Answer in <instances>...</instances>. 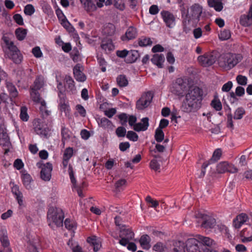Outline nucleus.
<instances>
[{
  "mask_svg": "<svg viewBox=\"0 0 252 252\" xmlns=\"http://www.w3.org/2000/svg\"><path fill=\"white\" fill-rule=\"evenodd\" d=\"M202 91L199 87L193 86L189 88L183 101L182 107L186 112H190L198 109L202 100Z\"/></svg>",
  "mask_w": 252,
  "mask_h": 252,
  "instance_id": "f257e3e1",
  "label": "nucleus"
},
{
  "mask_svg": "<svg viewBox=\"0 0 252 252\" xmlns=\"http://www.w3.org/2000/svg\"><path fill=\"white\" fill-rule=\"evenodd\" d=\"M241 59V56L239 54H222L218 57V64L222 69L228 70L234 67Z\"/></svg>",
  "mask_w": 252,
  "mask_h": 252,
  "instance_id": "f03ea898",
  "label": "nucleus"
},
{
  "mask_svg": "<svg viewBox=\"0 0 252 252\" xmlns=\"http://www.w3.org/2000/svg\"><path fill=\"white\" fill-rule=\"evenodd\" d=\"M64 217V213L61 208L50 207L47 215L49 225L51 226V222H53L58 227L63 226Z\"/></svg>",
  "mask_w": 252,
  "mask_h": 252,
  "instance_id": "7ed1b4c3",
  "label": "nucleus"
},
{
  "mask_svg": "<svg viewBox=\"0 0 252 252\" xmlns=\"http://www.w3.org/2000/svg\"><path fill=\"white\" fill-rule=\"evenodd\" d=\"M188 83L186 79L179 78L172 85L170 90L176 95L182 97L189 88Z\"/></svg>",
  "mask_w": 252,
  "mask_h": 252,
  "instance_id": "20e7f679",
  "label": "nucleus"
},
{
  "mask_svg": "<svg viewBox=\"0 0 252 252\" xmlns=\"http://www.w3.org/2000/svg\"><path fill=\"white\" fill-rule=\"evenodd\" d=\"M182 17H185L186 19L189 20H199L200 16L202 12V7L198 4L192 5L187 13H186L184 8L181 9Z\"/></svg>",
  "mask_w": 252,
  "mask_h": 252,
  "instance_id": "39448f33",
  "label": "nucleus"
},
{
  "mask_svg": "<svg viewBox=\"0 0 252 252\" xmlns=\"http://www.w3.org/2000/svg\"><path fill=\"white\" fill-rule=\"evenodd\" d=\"M217 59L218 55L216 52L207 53L203 55L199 56L197 58L199 63L203 66L208 67L213 64Z\"/></svg>",
  "mask_w": 252,
  "mask_h": 252,
  "instance_id": "423d86ee",
  "label": "nucleus"
},
{
  "mask_svg": "<svg viewBox=\"0 0 252 252\" xmlns=\"http://www.w3.org/2000/svg\"><path fill=\"white\" fill-rule=\"evenodd\" d=\"M0 145L4 150V155H6L9 152L11 144L10 138L7 133L6 129L4 124L0 125Z\"/></svg>",
  "mask_w": 252,
  "mask_h": 252,
  "instance_id": "0eeeda50",
  "label": "nucleus"
},
{
  "mask_svg": "<svg viewBox=\"0 0 252 252\" xmlns=\"http://www.w3.org/2000/svg\"><path fill=\"white\" fill-rule=\"evenodd\" d=\"M33 126L36 134L46 138L49 137V129L47 125L43 123L42 120L34 119L33 121Z\"/></svg>",
  "mask_w": 252,
  "mask_h": 252,
  "instance_id": "6e6552de",
  "label": "nucleus"
},
{
  "mask_svg": "<svg viewBox=\"0 0 252 252\" xmlns=\"http://www.w3.org/2000/svg\"><path fill=\"white\" fill-rule=\"evenodd\" d=\"M133 232L129 228H127L125 225L120 227L119 237L121 238L119 240V243L124 246H126L128 242L132 240L134 237Z\"/></svg>",
  "mask_w": 252,
  "mask_h": 252,
  "instance_id": "1a4fd4ad",
  "label": "nucleus"
},
{
  "mask_svg": "<svg viewBox=\"0 0 252 252\" xmlns=\"http://www.w3.org/2000/svg\"><path fill=\"white\" fill-rule=\"evenodd\" d=\"M37 166L41 169L40 171V178L44 181H49L51 178V172L53 169L52 164L50 162L42 164L37 163Z\"/></svg>",
  "mask_w": 252,
  "mask_h": 252,
  "instance_id": "9d476101",
  "label": "nucleus"
},
{
  "mask_svg": "<svg viewBox=\"0 0 252 252\" xmlns=\"http://www.w3.org/2000/svg\"><path fill=\"white\" fill-rule=\"evenodd\" d=\"M195 218L199 219L198 222L200 223L202 226L205 228L213 227L215 222L214 219L210 218L207 215L200 212L195 213Z\"/></svg>",
  "mask_w": 252,
  "mask_h": 252,
  "instance_id": "9b49d317",
  "label": "nucleus"
},
{
  "mask_svg": "<svg viewBox=\"0 0 252 252\" xmlns=\"http://www.w3.org/2000/svg\"><path fill=\"white\" fill-rule=\"evenodd\" d=\"M160 14L167 27L173 28L175 26L176 17L172 13L167 10H163L160 12Z\"/></svg>",
  "mask_w": 252,
  "mask_h": 252,
  "instance_id": "f8f14e48",
  "label": "nucleus"
},
{
  "mask_svg": "<svg viewBox=\"0 0 252 252\" xmlns=\"http://www.w3.org/2000/svg\"><path fill=\"white\" fill-rule=\"evenodd\" d=\"M217 171L219 173H223L226 172L235 173L238 171V169L233 164L223 161L218 164Z\"/></svg>",
  "mask_w": 252,
  "mask_h": 252,
  "instance_id": "ddd939ff",
  "label": "nucleus"
},
{
  "mask_svg": "<svg viewBox=\"0 0 252 252\" xmlns=\"http://www.w3.org/2000/svg\"><path fill=\"white\" fill-rule=\"evenodd\" d=\"M199 243L197 237L188 239L185 244L187 251L188 252H200Z\"/></svg>",
  "mask_w": 252,
  "mask_h": 252,
  "instance_id": "4468645a",
  "label": "nucleus"
},
{
  "mask_svg": "<svg viewBox=\"0 0 252 252\" xmlns=\"http://www.w3.org/2000/svg\"><path fill=\"white\" fill-rule=\"evenodd\" d=\"M60 98L59 107L62 112H64L65 115L69 113V106L68 101L66 100L65 94L61 91L58 93Z\"/></svg>",
  "mask_w": 252,
  "mask_h": 252,
  "instance_id": "2eb2a0df",
  "label": "nucleus"
},
{
  "mask_svg": "<svg viewBox=\"0 0 252 252\" xmlns=\"http://www.w3.org/2000/svg\"><path fill=\"white\" fill-rule=\"evenodd\" d=\"M10 55L8 56L9 58L11 59L15 63H20L22 60V55L20 53V50L16 46L12 45L10 47Z\"/></svg>",
  "mask_w": 252,
  "mask_h": 252,
  "instance_id": "dca6fc26",
  "label": "nucleus"
},
{
  "mask_svg": "<svg viewBox=\"0 0 252 252\" xmlns=\"http://www.w3.org/2000/svg\"><path fill=\"white\" fill-rule=\"evenodd\" d=\"M68 170L69 177L70 178L71 182L73 184V188L76 189L78 195L81 197H83L84 196V195L82 192L81 187L80 186H77L76 184V180L74 176L73 168L70 164L69 165Z\"/></svg>",
  "mask_w": 252,
  "mask_h": 252,
  "instance_id": "f3484780",
  "label": "nucleus"
},
{
  "mask_svg": "<svg viewBox=\"0 0 252 252\" xmlns=\"http://www.w3.org/2000/svg\"><path fill=\"white\" fill-rule=\"evenodd\" d=\"M81 65L77 64L73 68V74L75 79L79 82H84L86 80V75L81 70Z\"/></svg>",
  "mask_w": 252,
  "mask_h": 252,
  "instance_id": "a211bd4d",
  "label": "nucleus"
},
{
  "mask_svg": "<svg viewBox=\"0 0 252 252\" xmlns=\"http://www.w3.org/2000/svg\"><path fill=\"white\" fill-rule=\"evenodd\" d=\"M248 220V216L246 214L241 213L238 215L233 220V226L236 228H239Z\"/></svg>",
  "mask_w": 252,
  "mask_h": 252,
  "instance_id": "6ab92c4d",
  "label": "nucleus"
},
{
  "mask_svg": "<svg viewBox=\"0 0 252 252\" xmlns=\"http://www.w3.org/2000/svg\"><path fill=\"white\" fill-rule=\"evenodd\" d=\"M239 23L243 27H250L252 25V16L248 13L243 14L240 17Z\"/></svg>",
  "mask_w": 252,
  "mask_h": 252,
  "instance_id": "aec40b11",
  "label": "nucleus"
},
{
  "mask_svg": "<svg viewBox=\"0 0 252 252\" xmlns=\"http://www.w3.org/2000/svg\"><path fill=\"white\" fill-rule=\"evenodd\" d=\"M154 97L151 91H148L143 94V108L148 107L151 104Z\"/></svg>",
  "mask_w": 252,
  "mask_h": 252,
  "instance_id": "412c9836",
  "label": "nucleus"
},
{
  "mask_svg": "<svg viewBox=\"0 0 252 252\" xmlns=\"http://www.w3.org/2000/svg\"><path fill=\"white\" fill-rule=\"evenodd\" d=\"M164 60L165 58L163 54H155L151 59L152 63L159 68L163 67Z\"/></svg>",
  "mask_w": 252,
  "mask_h": 252,
  "instance_id": "4be33fe9",
  "label": "nucleus"
},
{
  "mask_svg": "<svg viewBox=\"0 0 252 252\" xmlns=\"http://www.w3.org/2000/svg\"><path fill=\"white\" fill-rule=\"evenodd\" d=\"M13 187L11 188V191L13 194L16 196L18 203L20 206L23 204V194L19 190V186L14 184Z\"/></svg>",
  "mask_w": 252,
  "mask_h": 252,
  "instance_id": "5701e85b",
  "label": "nucleus"
},
{
  "mask_svg": "<svg viewBox=\"0 0 252 252\" xmlns=\"http://www.w3.org/2000/svg\"><path fill=\"white\" fill-rule=\"evenodd\" d=\"M0 241L3 247H8L9 246L7 232L5 229H1L0 230Z\"/></svg>",
  "mask_w": 252,
  "mask_h": 252,
  "instance_id": "b1692460",
  "label": "nucleus"
},
{
  "mask_svg": "<svg viewBox=\"0 0 252 252\" xmlns=\"http://www.w3.org/2000/svg\"><path fill=\"white\" fill-rule=\"evenodd\" d=\"M66 82L65 86L68 91L74 93L76 91V88L74 84V81L72 77L69 75H66L64 78Z\"/></svg>",
  "mask_w": 252,
  "mask_h": 252,
  "instance_id": "393cba45",
  "label": "nucleus"
},
{
  "mask_svg": "<svg viewBox=\"0 0 252 252\" xmlns=\"http://www.w3.org/2000/svg\"><path fill=\"white\" fill-rule=\"evenodd\" d=\"M136 34V30L132 27H129L126 31L125 35L121 37L123 41L129 40L135 37Z\"/></svg>",
  "mask_w": 252,
  "mask_h": 252,
  "instance_id": "a878e982",
  "label": "nucleus"
},
{
  "mask_svg": "<svg viewBox=\"0 0 252 252\" xmlns=\"http://www.w3.org/2000/svg\"><path fill=\"white\" fill-rule=\"evenodd\" d=\"M6 87L11 99L15 98L18 95V92L15 86L11 82H6Z\"/></svg>",
  "mask_w": 252,
  "mask_h": 252,
  "instance_id": "bb28decb",
  "label": "nucleus"
},
{
  "mask_svg": "<svg viewBox=\"0 0 252 252\" xmlns=\"http://www.w3.org/2000/svg\"><path fill=\"white\" fill-rule=\"evenodd\" d=\"M210 7H213L216 11H220L223 8L221 0H208Z\"/></svg>",
  "mask_w": 252,
  "mask_h": 252,
  "instance_id": "cd10ccee",
  "label": "nucleus"
},
{
  "mask_svg": "<svg viewBox=\"0 0 252 252\" xmlns=\"http://www.w3.org/2000/svg\"><path fill=\"white\" fill-rule=\"evenodd\" d=\"M80 1L87 11H94L96 9V7L92 0H80Z\"/></svg>",
  "mask_w": 252,
  "mask_h": 252,
  "instance_id": "c85d7f7f",
  "label": "nucleus"
},
{
  "mask_svg": "<svg viewBox=\"0 0 252 252\" xmlns=\"http://www.w3.org/2000/svg\"><path fill=\"white\" fill-rule=\"evenodd\" d=\"M22 179L23 183L25 188L28 189H31L32 186L31 183L32 180L31 175L28 173H23L22 175Z\"/></svg>",
  "mask_w": 252,
  "mask_h": 252,
  "instance_id": "c756f323",
  "label": "nucleus"
},
{
  "mask_svg": "<svg viewBox=\"0 0 252 252\" xmlns=\"http://www.w3.org/2000/svg\"><path fill=\"white\" fill-rule=\"evenodd\" d=\"M171 252H186L185 244L180 241L174 242Z\"/></svg>",
  "mask_w": 252,
  "mask_h": 252,
  "instance_id": "7c9ffc66",
  "label": "nucleus"
},
{
  "mask_svg": "<svg viewBox=\"0 0 252 252\" xmlns=\"http://www.w3.org/2000/svg\"><path fill=\"white\" fill-rule=\"evenodd\" d=\"M87 241L93 247V249L94 252L98 251L101 247L100 244L97 241L96 237L95 236L88 237Z\"/></svg>",
  "mask_w": 252,
  "mask_h": 252,
  "instance_id": "2f4dec72",
  "label": "nucleus"
},
{
  "mask_svg": "<svg viewBox=\"0 0 252 252\" xmlns=\"http://www.w3.org/2000/svg\"><path fill=\"white\" fill-rule=\"evenodd\" d=\"M197 238L198 240L199 243H202L203 245L211 246L214 244V241L207 237H204L200 235H197Z\"/></svg>",
  "mask_w": 252,
  "mask_h": 252,
  "instance_id": "473e14b6",
  "label": "nucleus"
},
{
  "mask_svg": "<svg viewBox=\"0 0 252 252\" xmlns=\"http://www.w3.org/2000/svg\"><path fill=\"white\" fill-rule=\"evenodd\" d=\"M161 164V161L158 159L157 158H155L151 161L150 166L152 169L155 171L160 172Z\"/></svg>",
  "mask_w": 252,
  "mask_h": 252,
  "instance_id": "72a5a7b5",
  "label": "nucleus"
},
{
  "mask_svg": "<svg viewBox=\"0 0 252 252\" xmlns=\"http://www.w3.org/2000/svg\"><path fill=\"white\" fill-rule=\"evenodd\" d=\"M140 55L137 50H131L128 51L127 61L128 63H131L135 62L139 57Z\"/></svg>",
  "mask_w": 252,
  "mask_h": 252,
  "instance_id": "f704fd0d",
  "label": "nucleus"
},
{
  "mask_svg": "<svg viewBox=\"0 0 252 252\" xmlns=\"http://www.w3.org/2000/svg\"><path fill=\"white\" fill-rule=\"evenodd\" d=\"M27 33V30L22 28H18L15 31V34L19 40H23Z\"/></svg>",
  "mask_w": 252,
  "mask_h": 252,
  "instance_id": "c9c22d12",
  "label": "nucleus"
},
{
  "mask_svg": "<svg viewBox=\"0 0 252 252\" xmlns=\"http://www.w3.org/2000/svg\"><path fill=\"white\" fill-rule=\"evenodd\" d=\"M61 134L62 137V141L64 144L65 141L68 140L70 138L71 132L68 128L65 127H63L62 128Z\"/></svg>",
  "mask_w": 252,
  "mask_h": 252,
  "instance_id": "e433bc0d",
  "label": "nucleus"
},
{
  "mask_svg": "<svg viewBox=\"0 0 252 252\" xmlns=\"http://www.w3.org/2000/svg\"><path fill=\"white\" fill-rule=\"evenodd\" d=\"M118 85L121 87H126L128 84V81L125 75H120L117 78Z\"/></svg>",
  "mask_w": 252,
  "mask_h": 252,
  "instance_id": "4c0bfd02",
  "label": "nucleus"
},
{
  "mask_svg": "<svg viewBox=\"0 0 252 252\" xmlns=\"http://www.w3.org/2000/svg\"><path fill=\"white\" fill-rule=\"evenodd\" d=\"M211 106L216 111H220L222 109V104L218 97H215L211 103Z\"/></svg>",
  "mask_w": 252,
  "mask_h": 252,
  "instance_id": "58836bf2",
  "label": "nucleus"
},
{
  "mask_svg": "<svg viewBox=\"0 0 252 252\" xmlns=\"http://www.w3.org/2000/svg\"><path fill=\"white\" fill-rule=\"evenodd\" d=\"M98 125L104 128H109L112 125V122L106 118H102L100 120V122L98 123Z\"/></svg>",
  "mask_w": 252,
  "mask_h": 252,
  "instance_id": "ea45409f",
  "label": "nucleus"
},
{
  "mask_svg": "<svg viewBox=\"0 0 252 252\" xmlns=\"http://www.w3.org/2000/svg\"><path fill=\"white\" fill-rule=\"evenodd\" d=\"M28 109L26 106L21 107L20 117L23 121L27 122L28 121L29 116L27 113Z\"/></svg>",
  "mask_w": 252,
  "mask_h": 252,
  "instance_id": "a19ab883",
  "label": "nucleus"
},
{
  "mask_svg": "<svg viewBox=\"0 0 252 252\" xmlns=\"http://www.w3.org/2000/svg\"><path fill=\"white\" fill-rule=\"evenodd\" d=\"M155 137L157 142H161L164 139V134L162 129L157 128L155 132Z\"/></svg>",
  "mask_w": 252,
  "mask_h": 252,
  "instance_id": "79ce46f5",
  "label": "nucleus"
},
{
  "mask_svg": "<svg viewBox=\"0 0 252 252\" xmlns=\"http://www.w3.org/2000/svg\"><path fill=\"white\" fill-rule=\"evenodd\" d=\"M115 26L112 24H109L104 29V32L108 36L112 35L115 32Z\"/></svg>",
  "mask_w": 252,
  "mask_h": 252,
  "instance_id": "37998d69",
  "label": "nucleus"
},
{
  "mask_svg": "<svg viewBox=\"0 0 252 252\" xmlns=\"http://www.w3.org/2000/svg\"><path fill=\"white\" fill-rule=\"evenodd\" d=\"M31 95L32 100L36 102H39L41 99L40 94L37 92V90L31 89Z\"/></svg>",
  "mask_w": 252,
  "mask_h": 252,
  "instance_id": "c03bdc74",
  "label": "nucleus"
},
{
  "mask_svg": "<svg viewBox=\"0 0 252 252\" xmlns=\"http://www.w3.org/2000/svg\"><path fill=\"white\" fill-rule=\"evenodd\" d=\"M150 238L148 235H143V249L148 250L150 248Z\"/></svg>",
  "mask_w": 252,
  "mask_h": 252,
  "instance_id": "a18cd8bd",
  "label": "nucleus"
},
{
  "mask_svg": "<svg viewBox=\"0 0 252 252\" xmlns=\"http://www.w3.org/2000/svg\"><path fill=\"white\" fill-rule=\"evenodd\" d=\"M145 200L147 203L151 207L156 208L158 205V201L154 200L150 196H147L145 198Z\"/></svg>",
  "mask_w": 252,
  "mask_h": 252,
  "instance_id": "49530a36",
  "label": "nucleus"
},
{
  "mask_svg": "<svg viewBox=\"0 0 252 252\" xmlns=\"http://www.w3.org/2000/svg\"><path fill=\"white\" fill-rule=\"evenodd\" d=\"M221 155V151L220 149H218L216 150L213 154L212 158L210 159V163H213L218 160Z\"/></svg>",
  "mask_w": 252,
  "mask_h": 252,
  "instance_id": "de8ad7c7",
  "label": "nucleus"
},
{
  "mask_svg": "<svg viewBox=\"0 0 252 252\" xmlns=\"http://www.w3.org/2000/svg\"><path fill=\"white\" fill-rule=\"evenodd\" d=\"M231 36L230 31L228 30H224L221 32L219 34V38L221 40H225L229 39Z\"/></svg>",
  "mask_w": 252,
  "mask_h": 252,
  "instance_id": "09e8293b",
  "label": "nucleus"
},
{
  "mask_svg": "<svg viewBox=\"0 0 252 252\" xmlns=\"http://www.w3.org/2000/svg\"><path fill=\"white\" fill-rule=\"evenodd\" d=\"M35 11L33 6L32 4H27L24 8V13L27 15L31 16L34 13Z\"/></svg>",
  "mask_w": 252,
  "mask_h": 252,
  "instance_id": "8fccbe9b",
  "label": "nucleus"
},
{
  "mask_svg": "<svg viewBox=\"0 0 252 252\" xmlns=\"http://www.w3.org/2000/svg\"><path fill=\"white\" fill-rule=\"evenodd\" d=\"M236 81L237 83L242 86H245L247 84L248 79L247 77L242 75H238L236 77Z\"/></svg>",
  "mask_w": 252,
  "mask_h": 252,
  "instance_id": "3c124183",
  "label": "nucleus"
},
{
  "mask_svg": "<svg viewBox=\"0 0 252 252\" xmlns=\"http://www.w3.org/2000/svg\"><path fill=\"white\" fill-rule=\"evenodd\" d=\"M73 153V150L72 148L68 147L67 148L64 152L63 158L66 159H69L72 156Z\"/></svg>",
  "mask_w": 252,
  "mask_h": 252,
  "instance_id": "603ef678",
  "label": "nucleus"
},
{
  "mask_svg": "<svg viewBox=\"0 0 252 252\" xmlns=\"http://www.w3.org/2000/svg\"><path fill=\"white\" fill-rule=\"evenodd\" d=\"M126 132V129L123 126H119L116 130V133L119 137H125Z\"/></svg>",
  "mask_w": 252,
  "mask_h": 252,
  "instance_id": "864d4df0",
  "label": "nucleus"
},
{
  "mask_svg": "<svg viewBox=\"0 0 252 252\" xmlns=\"http://www.w3.org/2000/svg\"><path fill=\"white\" fill-rule=\"evenodd\" d=\"M244 113L245 111L243 109L238 108L234 113V118L237 120L241 119L242 118Z\"/></svg>",
  "mask_w": 252,
  "mask_h": 252,
  "instance_id": "5fc2aeb1",
  "label": "nucleus"
},
{
  "mask_svg": "<svg viewBox=\"0 0 252 252\" xmlns=\"http://www.w3.org/2000/svg\"><path fill=\"white\" fill-rule=\"evenodd\" d=\"M114 5L116 8L121 10L125 9L124 0H113Z\"/></svg>",
  "mask_w": 252,
  "mask_h": 252,
  "instance_id": "6e6d98bb",
  "label": "nucleus"
},
{
  "mask_svg": "<svg viewBox=\"0 0 252 252\" xmlns=\"http://www.w3.org/2000/svg\"><path fill=\"white\" fill-rule=\"evenodd\" d=\"M71 58L72 60L75 62H77L79 61L80 56L79 52L77 48L74 49L72 52L70 53Z\"/></svg>",
  "mask_w": 252,
  "mask_h": 252,
  "instance_id": "4d7b16f0",
  "label": "nucleus"
},
{
  "mask_svg": "<svg viewBox=\"0 0 252 252\" xmlns=\"http://www.w3.org/2000/svg\"><path fill=\"white\" fill-rule=\"evenodd\" d=\"M126 137L130 140L136 141L138 140V136L135 132L133 131H128L126 134Z\"/></svg>",
  "mask_w": 252,
  "mask_h": 252,
  "instance_id": "13d9d810",
  "label": "nucleus"
},
{
  "mask_svg": "<svg viewBox=\"0 0 252 252\" xmlns=\"http://www.w3.org/2000/svg\"><path fill=\"white\" fill-rule=\"evenodd\" d=\"M233 86V83L231 81H228L225 83L222 87L221 90L224 92H229Z\"/></svg>",
  "mask_w": 252,
  "mask_h": 252,
  "instance_id": "bf43d9fd",
  "label": "nucleus"
},
{
  "mask_svg": "<svg viewBox=\"0 0 252 252\" xmlns=\"http://www.w3.org/2000/svg\"><path fill=\"white\" fill-rule=\"evenodd\" d=\"M32 53L36 58H40L42 56L40 48L38 46L34 47L32 49Z\"/></svg>",
  "mask_w": 252,
  "mask_h": 252,
  "instance_id": "052dcab7",
  "label": "nucleus"
},
{
  "mask_svg": "<svg viewBox=\"0 0 252 252\" xmlns=\"http://www.w3.org/2000/svg\"><path fill=\"white\" fill-rule=\"evenodd\" d=\"M13 19L19 25H23L24 22L22 16L19 14H16L13 16Z\"/></svg>",
  "mask_w": 252,
  "mask_h": 252,
  "instance_id": "680f3d73",
  "label": "nucleus"
},
{
  "mask_svg": "<svg viewBox=\"0 0 252 252\" xmlns=\"http://www.w3.org/2000/svg\"><path fill=\"white\" fill-rule=\"evenodd\" d=\"M126 183V181L125 180V179H121V180H119V181H118L116 183H115V189H116V191L117 192L118 191H120V187H121L122 186L125 185Z\"/></svg>",
  "mask_w": 252,
  "mask_h": 252,
  "instance_id": "e2e57ef3",
  "label": "nucleus"
},
{
  "mask_svg": "<svg viewBox=\"0 0 252 252\" xmlns=\"http://www.w3.org/2000/svg\"><path fill=\"white\" fill-rule=\"evenodd\" d=\"M164 248L165 246L162 243L158 242L154 246L153 249L155 251L161 252L164 250Z\"/></svg>",
  "mask_w": 252,
  "mask_h": 252,
  "instance_id": "0e129e2a",
  "label": "nucleus"
},
{
  "mask_svg": "<svg viewBox=\"0 0 252 252\" xmlns=\"http://www.w3.org/2000/svg\"><path fill=\"white\" fill-rule=\"evenodd\" d=\"M14 167L17 170H20L24 167V163L20 159H16L13 164Z\"/></svg>",
  "mask_w": 252,
  "mask_h": 252,
  "instance_id": "69168bd1",
  "label": "nucleus"
},
{
  "mask_svg": "<svg viewBox=\"0 0 252 252\" xmlns=\"http://www.w3.org/2000/svg\"><path fill=\"white\" fill-rule=\"evenodd\" d=\"M76 110L78 111V112L80 114V115L84 117L86 116V111L85 108L83 107L82 105L81 104H77L76 106Z\"/></svg>",
  "mask_w": 252,
  "mask_h": 252,
  "instance_id": "338daca9",
  "label": "nucleus"
},
{
  "mask_svg": "<svg viewBox=\"0 0 252 252\" xmlns=\"http://www.w3.org/2000/svg\"><path fill=\"white\" fill-rule=\"evenodd\" d=\"M118 118L122 121L121 124L122 125H126L128 121V116L126 113H122L118 116Z\"/></svg>",
  "mask_w": 252,
  "mask_h": 252,
  "instance_id": "774afa93",
  "label": "nucleus"
}]
</instances>
